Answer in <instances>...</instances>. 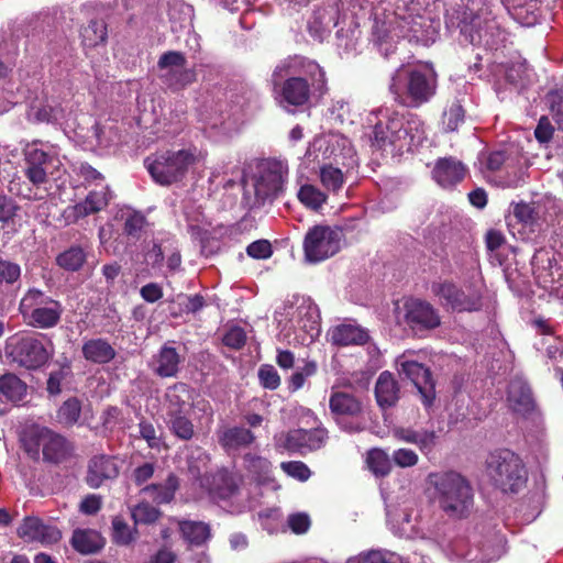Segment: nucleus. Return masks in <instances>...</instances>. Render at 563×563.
<instances>
[{
  "mask_svg": "<svg viewBox=\"0 0 563 563\" xmlns=\"http://www.w3.org/2000/svg\"><path fill=\"white\" fill-rule=\"evenodd\" d=\"M430 0L399 2L393 12L374 8L375 29L384 37H406L428 46L433 44L440 31V20L429 9Z\"/></svg>",
  "mask_w": 563,
  "mask_h": 563,
  "instance_id": "1",
  "label": "nucleus"
},
{
  "mask_svg": "<svg viewBox=\"0 0 563 563\" xmlns=\"http://www.w3.org/2000/svg\"><path fill=\"white\" fill-rule=\"evenodd\" d=\"M368 122L374 123L369 140L376 150L401 154L426 140L424 124L415 114L405 115L390 108H380L371 113Z\"/></svg>",
  "mask_w": 563,
  "mask_h": 563,
  "instance_id": "2",
  "label": "nucleus"
},
{
  "mask_svg": "<svg viewBox=\"0 0 563 563\" xmlns=\"http://www.w3.org/2000/svg\"><path fill=\"white\" fill-rule=\"evenodd\" d=\"M275 76H290L282 87V103L290 106L306 104L311 95L322 96L327 91L325 73L314 60L294 56L283 60L275 69Z\"/></svg>",
  "mask_w": 563,
  "mask_h": 563,
  "instance_id": "3",
  "label": "nucleus"
},
{
  "mask_svg": "<svg viewBox=\"0 0 563 563\" xmlns=\"http://www.w3.org/2000/svg\"><path fill=\"white\" fill-rule=\"evenodd\" d=\"M430 497L453 519L466 518L474 506V490L466 477L454 471L431 473L428 476Z\"/></svg>",
  "mask_w": 563,
  "mask_h": 563,
  "instance_id": "4",
  "label": "nucleus"
},
{
  "mask_svg": "<svg viewBox=\"0 0 563 563\" xmlns=\"http://www.w3.org/2000/svg\"><path fill=\"white\" fill-rule=\"evenodd\" d=\"M206 156V151L190 145L155 153L145 158L144 165L155 183L169 186L181 181L191 167L205 162Z\"/></svg>",
  "mask_w": 563,
  "mask_h": 563,
  "instance_id": "5",
  "label": "nucleus"
},
{
  "mask_svg": "<svg viewBox=\"0 0 563 563\" xmlns=\"http://www.w3.org/2000/svg\"><path fill=\"white\" fill-rule=\"evenodd\" d=\"M437 88L433 69L427 65L401 66L391 78L390 91L406 107H419L430 100Z\"/></svg>",
  "mask_w": 563,
  "mask_h": 563,
  "instance_id": "6",
  "label": "nucleus"
},
{
  "mask_svg": "<svg viewBox=\"0 0 563 563\" xmlns=\"http://www.w3.org/2000/svg\"><path fill=\"white\" fill-rule=\"evenodd\" d=\"M494 8V0H466L461 32L471 44H497L499 23Z\"/></svg>",
  "mask_w": 563,
  "mask_h": 563,
  "instance_id": "7",
  "label": "nucleus"
},
{
  "mask_svg": "<svg viewBox=\"0 0 563 563\" xmlns=\"http://www.w3.org/2000/svg\"><path fill=\"white\" fill-rule=\"evenodd\" d=\"M275 320L282 330L301 329L305 332L302 343L312 342L320 333L318 307L305 296H294L275 311Z\"/></svg>",
  "mask_w": 563,
  "mask_h": 563,
  "instance_id": "8",
  "label": "nucleus"
},
{
  "mask_svg": "<svg viewBox=\"0 0 563 563\" xmlns=\"http://www.w3.org/2000/svg\"><path fill=\"white\" fill-rule=\"evenodd\" d=\"M19 310L29 325L38 329L54 328L63 313L59 301L36 288H31L24 294Z\"/></svg>",
  "mask_w": 563,
  "mask_h": 563,
  "instance_id": "9",
  "label": "nucleus"
},
{
  "mask_svg": "<svg viewBox=\"0 0 563 563\" xmlns=\"http://www.w3.org/2000/svg\"><path fill=\"white\" fill-rule=\"evenodd\" d=\"M488 475L505 493H517L527 482V470L522 461L510 451H501L490 456Z\"/></svg>",
  "mask_w": 563,
  "mask_h": 563,
  "instance_id": "10",
  "label": "nucleus"
},
{
  "mask_svg": "<svg viewBox=\"0 0 563 563\" xmlns=\"http://www.w3.org/2000/svg\"><path fill=\"white\" fill-rule=\"evenodd\" d=\"M23 154L26 165L24 174L36 186L46 183L47 176L53 175L60 165L57 148L42 141L26 143Z\"/></svg>",
  "mask_w": 563,
  "mask_h": 563,
  "instance_id": "11",
  "label": "nucleus"
},
{
  "mask_svg": "<svg viewBox=\"0 0 563 563\" xmlns=\"http://www.w3.org/2000/svg\"><path fill=\"white\" fill-rule=\"evenodd\" d=\"M4 351L7 357L26 368H38L52 355L42 339L27 334L10 336L5 342Z\"/></svg>",
  "mask_w": 563,
  "mask_h": 563,
  "instance_id": "12",
  "label": "nucleus"
},
{
  "mask_svg": "<svg viewBox=\"0 0 563 563\" xmlns=\"http://www.w3.org/2000/svg\"><path fill=\"white\" fill-rule=\"evenodd\" d=\"M22 442L31 455L37 456L42 450L44 459L54 463L60 462L68 452L66 440L62 435L41 426L26 429Z\"/></svg>",
  "mask_w": 563,
  "mask_h": 563,
  "instance_id": "13",
  "label": "nucleus"
},
{
  "mask_svg": "<svg viewBox=\"0 0 563 563\" xmlns=\"http://www.w3.org/2000/svg\"><path fill=\"white\" fill-rule=\"evenodd\" d=\"M342 233L328 225L311 228L303 241L306 260L310 263L324 261L336 254L341 246Z\"/></svg>",
  "mask_w": 563,
  "mask_h": 563,
  "instance_id": "14",
  "label": "nucleus"
},
{
  "mask_svg": "<svg viewBox=\"0 0 563 563\" xmlns=\"http://www.w3.org/2000/svg\"><path fill=\"white\" fill-rule=\"evenodd\" d=\"M157 74L174 90L184 89L197 79L196 70L188 66L185 55L175 51L166 52L158 58Z\"/></svg>",
  "mask_w": 563,
  "mask_h": 563,
  "instance_id": "15",
  "label": "nucleus"
},
{
  "mask_svg": "<svg viewBox=\"0 0 563 563\" xmlns=\"http://www.w3.org/2000/svg\"><path fill=\"white\" fill-rule=\"evenodd\" d=\"M288 174L287 165L278 159H264L257 165L254 178V192L256 199L264 202L275 198L284 187Z\"/></svg>",
  "mask_w": 563,
  "mask_h": 563,
  "instance_id": "16",
  "label": "nucleus"
},
{
  "mask_svg": "<svg viewBox=\"0 0 563 563\" xmlns=\"http://www.w3.org/2000/svg\"><path fill=\"white\" fill-rule=\"evenodd\" d=\"M431 291L444 307L453 311H476L482 306L478 291L472 288L462 289L449 280L433 283Z\"/></svg>",
  "mask_w": 563,
  "mask_h": 563,
  "instance_id": "17",
  "label": "nucleus"
},
{
  "mask_svg": "<svg viewBox=\"0 0 563 563\" xmlns=\"http://www.w3.org/2000/svg\"><path fill=\"white\" fill-rule=\"evenodd\" d=\"M398 319L413 332L430 331L441 324L439 311L430 302L417 298L404 302Z\"/></svg>",
  "mask_w": 563,
  "mask_h": 563,
  "instance_id": "18",
  "label": "nucleus"
},
{
  "mask_svg": "<svg viewBox=\"0 0 563 563\" xmlns=\"http://www.w3.org/2000/svg\"><path fill=\"white\" fill-rule=\"evenodd\" d=\"M398 372L410 379L421 395L426 406H430L435 397L434 384L429 368L413 358L412 352H406L397 357Z\"/></svg>",
  "mask_w": 563,
  "mask_h": 563,
  "instance_id": "19",
  "label": "nucleus"
},
{
  "mask_svg": "<svg viewBox=\"0 0 563 563\" xmlns=\"http://www.w3.org/2000/svg\"><path fill=\"white\" fill-rule=\"evenodd\" d=\"M325 438L327 431L324 429H296L276 434L275 445L279 450L305 454L320 449L324 444Z\"/></svg>",
  "mask_w": 563,
  "mask_h": 563,
  "instance_id": "20",
  "label": "nucleus"
},
{
  "mask_svg": "<svg viewBox=\"0 0 563 563\" xmlns=\"http://www.w3.org/2000/svg\"><path fill=\"white\" fill-rule=\"evenodd\" d=\"M329 407L341 428L350 432L363 429L360 422H346L347 418L357 419L363 412V404L356 396L346 391L332 390L329 398Z\"/></svg>",
  "mask_w": 563,
  "mask_h": 563,
  "instance_id": "21",
  "label": "nucleus"
},
{
  "mask_svg": "<svg viewBox=\"0 0 563 563\" xmlns=\"http://www.w3.org/2000/svg\"><path fill=\"white\" fill-rule=\"evenodd\" d=\"M111 199L112 194L109 187L101 186L99 189L91 190L84 201L68 206L64 210L63 217L68 223H74L81 218L101 211Z\"/></svg>",
  "mask_w": 563,
  "mask_h": 563,
  "instance_id": "22",
  "label": "nucleus"
},
{
  "mask_svg": "<svg viewBox=\"0 0 563 563\" xmlns=\"http://www.w3.org/2000/svg\"><path fill=\"white\" fill-rule=\"evenodd\" d=\"M18 536L27 542L36 541L45 545L54 544L62 538L57 527L36 517L25 518L18 528Z\"/></svg>",
  "mask_w": 563,
  "mask_h": 563,
  "instance_id": "23",
  "label": "nucleus"
},
{
  "mask_svg": "<svg viewBox=\"0 0 563 563\" xmlns=\"http://www.w3.org/2000/svg\"><path fill=\"white\" fill-rule=\"evenodd\" d=\"M89 20L80 30L84 46L96 47L103 44L108 36L107 25L99 11L93 7H85Z\"/></svg>",
  "mask_w": 563,
  "mask_h": 563,
  "instance_id": "24",
  "label": "nucleus"
},
{
  "mask_svg": "<svg viewBox=\"0 0 563 563\" xmlns=\"http://www.w3.org/2000/svg\"><path fill=\"white\" fill-rule=\"evenodd\" d=\"M27 115L31 121L38 123H52L63 126L68 122V112L54 100L33 104Z\"/></svg>",
  "mask_w": 563,
  "mask_h": 563,
  "instance_id": "25",
  "label": "nucleus"
},
{
  "mask_svg": "<svg viewBox=\"0 0 563 563\" xmlns=\"http://www.w3.org/2000/svg\"><path fill=\"white\" fill-rule=\"evenodd\" d=\"M328 338L334 345L347 346L364 344L368 340L366 330L354 323H342L328 331Z\"/></svg>",
  "mask_w": 563,
  "mask_h": 563,
  "instance_id": "26",
  "label": "nucleus"
},
{
  "mask_svg": "<svg viewBox=\"0 0 563 563\" xmlns=\"http://www.w3.org/2000/svg\"><path fill=\"white\" fill-rule=\"evenodd\" d=\"M118 472V466L112 457L96 456L89 463L87 483L90 487L98 488L106 479L114 478Z\"/></svg>",
  "mask_w": 563,
  "mask_h": 563,
  "instance_id": "27",
  "label": "nucleus"
},
{
  "mask_svg": "<svg viewBox=\"0 0 563 563\" xmlns=\"http://www.w3.org/2000/svg\"><path fill=\"white\" fill-rule=\"evenodd\" d=\"M465 175V167L453 158L439 159L434 169L433 178L442 187H450L461 181Z\"/></svg>",
  "mask_w": 563,
  "mask_h": 563,
  "instance_id": "28",
  "label": "nucleus"
},
{
  "mask_svg": "<svg viewBox=\"0 0 563 563\" xmlns=\"http://www.w3.org/2000/svg\"><path fill=\"white\" fill-rule=\"evenodd\" d=\"M375 397L383 409L396 405L399 399V386L391 373L386 371L379 374L375 385Z\"/></svg>",
  "mask_w": 563,
  "mask_h": 563,
  "instance_id": "29",
  "label": "nucleus"
},
{
  "mask_svg": "<svg viewBox=\"0 0 563 563\" xmlns=\"http://www.w3.org/2000/svg\"><path fill=\"white\" fill-rule=\"evenodd\" d=\"M393 434L399 441L416 444L424 454L430 453L437 442L435 433L424 429L395 428Z\"/></svg>",
  "mask_w": 563,
  "mask_h": 563,
  "instance_id": "30",
  "label": "nucleus"
},
{
  "mask_svg": "<svg viewBox=\"0 0 563 563\" xmlns=\"http://www.w3.org/2000/svg\"><path fill=\"white\" fill-rule=\"evenodd\" d=\"M508 402L510 408L519 413H526L532 410L533 400L530 388L526 382L515 379L510 383L508 389Z\"/></svg>",
  "mask_w": 563,
  "mask_h": 563,
  "instance_id": "31",
  "label": "nucleus"
},
{
  "mask_svg": "<svg viewBox=\"0 0 563 563\" xmlns=\"http://www.w3.org/2000/svg\"><path fill=\"white\" fill-rule=\"evenodd\" d=\"M178 488V479L170 474L164 484H152L142 488L141 494L156 504L169 503Z\"/></svg>",
  "mask_w": 563,
  "mask_h": 563,
  "instance_id": "32",
  "label": "nucleus"
},
{
  "mask_svg": "<svg viewBox=\"0 0 563 563\" xmlns=\"http://www.w3.org/2000/svg\"><path fill=\"white\" fill-rule=\"evenodd\" d=\"M245 463L247 471L252 474L257 486L271 485L273 489H277V485L274 483L271 476V462L262 456L247 454L245 456Z\"/></svg>",
  "mask_w": 563,
  "mask_h": 563,
  "instance_id": "33",
  "label": "nucleus"
},
{
  "mask_svg": "<svg viewBox=\"0 0 563 563\" xmlns=\"http://www.w3.org/2000/svg\"><path fill=\"white\" fill-rule=\"evenodd\" d=\"M84 357L92 363L104 364L115 356L114 349L103 339H91L82 345Z\"/></svg>",
  "mask_w": 563,
  "mask_h": 563,
  "instance_id": "34",
  "label": "nucleus"
},
{
  "mask_svg": "<svg viewBox=\"0 0 563 563\" xmlns=\"http://www.w3.org/2000/svg\"><path fill=\"white\" fill-rule=\"evenodd\" d=\"M8 66L0 60V114L8 112L18 103L15 92L19 91V86L12 78H8Z\"/></svg>",
  "mask_w": 563,
  "mask_h": 563,
  "instance_id": "35",
  "label": "nucleus"
},
{
  "mask_svg": "<svg viewBox=\"0 0 563 563\" xmlns=\"http://www.w3.org/2000/svg\"><path fill=\"white\" fill-rule=\"evenodd\" d=\"M26 395V385L14 374L0 377V396L7 401L18 404Z\"/></svg>",
  "mask_w": 563,
  "mask_h": 563,
  "instance_id": "36",
  "label": "nucleus"
},
{
  "mask_svg": "<svg viewBox=\"0 0 563 563\" xmlns=\"http://www.w3.org/2000/svg\"><path fill=\"white\" fill-rule=\"evenodd\" d=\"M73 547L80 553H93L103 547L100 533L95 530H76L71 538Z\"/></svg>",
  "mask_w": 563,
  "mask_h": 563,
  "instance_id": "37",
  "label": "nucleus"
},
{
  "mask_svg": "<svg viewBox=\"0 0 563 563\" xmlns=\"http://www.w3.org/2000/svg\"><path fill=\"white\" fill-rule=\"evenodd\" d=\"M179 362L180 358L176 350L164 345L157 355L155 372L162 377L175 376L178 372Z\"/></svg>",
  "mask_w": 563,
  "mask_h": 563,
  "instance_id": "38",
  "label": "nucleus"
},
{
  "mask_svg": "<svg viewBox=\"0 0 563 563\" xmlns=\"http://www.w3.org/2000/svg\"><path fill=\"white\" fill-rule=\"evenodd\" d=\"M179 528L183 537L189 543L200 545L210 539V527L201 521H181Z\"/></svg>",
  "mask_w": 563,
  "mask_h": 563,
  "instance_id": "39",
  "label": "nucleus"
},
{
  "mask_svg": "<svg viewBox=\"0 0 563 563\" xmlns=\"http://www.w3.org/2000/svg\"><path fill=\"white\" fill-rule=\"evenodd\" d=\"M189 399V390L185 384H177L168 388L166 393L167 416L174 412L183 413Z\"/></svg>",
  "mask_w": 563,
  "mask_h": 563,
  "instance_id": "40",
  "label": "nucleus"
},
{
  "mask_svg": "<svg viewBox=\"0 0 563 563\" xmlns=\"http://www.w3.org/2000/svg\"><path fill=\"white\" fill-rule=\"evenodd\" d=\"M254 440L253 433L244 428L234 427L225 430L220 437L221 444L227 449L247 445Z\"/></svg>",
  "mask_w": 563,
  "mask_h": 563,
  "instance_id": "41",
  "label": "nucleus"
},
{
  "mask_svg": "<svg viewBox=\"0 0 563 563\" xmlns=\"http://www.w3.org/2000/svg\"><path fill=\"white\" fill-rule=\"evenodd\" d=\"M137 530L130 527L128 522L120 516L112 519V539L119 545H129L135 541Z\"/></svg>",
  "mask_w": 563,
  "mask_h": 563,
  "instance_id": "42",
  "label": "nucleus"
},
{
  "mask_svg": "<svg viewBox=\"0 0 563 563\" xmlns=\"http://www.w3.org/2000/svg\"><path fill=\"white\" fill-rule=\"evenodd\" d=\"M298 199L302 205L312 210H318L327 200V196L313 185H303L300 187Z\"/></svg>",
  "mask_w": 563,
  "mask_h": 563,
  "instance_id": "43",
  "label": "nucleus"
},
{
  "mask_svg": "<svg viewBox=\"0 0 563 563\" xmlns=\"http://www.w3.org/2000/svg\"><path fill=\"white\" fill-rule=\"evenodd\" d=\"M167 422L172 432L181 440H190L194 437V424L183 413L174 412L167 416Z\"/></svg>",
  "mask_w": 563,
  "mask_h": 563,
  "instance_id": "44",
  "label": "nucleus"
},
{
  "mask_svg": "<svg viewBox=\"0 0 563 563\" xmlns=\"http://www.w3.org/2000/svg\"><path fill=\"white\" fill-rule=\"evenodd\" d=\"M81 412L80 401L76 398L67 399L57 411L59 423L70 427L78 422Z\"/></svg>",
  "mask_w": 563,
  "mask_h": 563,
  "instance_id": "45",
  "label": "nucleus"
},
{
  "mask_svg": "<svg viewBox=\"0 0 563 563\" xmlns=\"http://www.w3.org/2000/svg\"><path fill=\"white\" fill-rule=\"evenodd\" d=\"M368 468L377 476H384L390 471L388 455L379 449L371 450L366 457Z\"/></svg>",
  "mask_w": 563,
  "mask_h": 563,
  "instance_id": "46",
  "label": "nucleus"
},
{
  "mask_svg": "<svg viewBox=\"0 0 563 563\" xmlns=\"http://www.w3.org/2000/svg\"><path fill=\"white\" fill-rule=\"evenodd\" d=\"M86 261V254L80 247H70L57 257V264L67 271L79 269Z\"/></svg>",
  "mask_w": 563,
  "mask_h": 563,
  "instance_id": "47",
  "label": "nucleus"
},
{
  "mask_svg": "<svg viewBox=\"0 0 563 563\" xmlns=\"http://www.w3.org/2000/svg\"><path fill=\"white\" fill-rule=\"evenodd\" d=\"M131 516L135 526L140 523L150 525L159 518L161 511L148 503L142 501L131 508Z\"/></svg>",
  "mask_w": 563,
  "mask_h": 563,
  "instance_id": "48",
  "label": "nucleus"
},
{
  "mask_svg": "<svg viewBox=\"0 0 563 563\" xmlns=\"http://www.w3.org/2000/svg\"><path fill=\"white\" fill-rule=\"evenodd\" d=\"M511 213L514 218L525 227H533L538 221V212L536 207L531 203H511Z\"/></svg>",
  "mask_w": 563,
  "mask_h": 563,
  "instance_id": "49",
  "label": "nucleus"
},
{
  "mask_svg": "<svg viewBox=\"0 0 563 563\" xmlns=\"http://www.w3.org/2000/svg\"><path fill=\"white\" fill-rule=\"evenodd\" d=\"M498 74H503L505 79L514 85H525L529 78V69L525 63H514L509 67L498 66Z\"/></svg>",
  "mask_w": 563,
  "mask_h": 563,
  "instance_id": "50",
  "label": "nucleus"
},
{
  "mask_svg": "<svg viewBox=\"0 0 563 563\" xmlns=\"http://www.w3.org/2000/svg\"><path fill=\"white\" fill-rule=\"evenodd\" d=\"M320 179L322 185L328 190L333 192H338L344 184V176L342 170L331 165L323 166L321 168Z\"/></svg>",
  "mask_w": 563,
  "mask_h": 563,
  "instance_id": "51",
  "label": "nucleus"
},
{
  "mask_svg": "<svg viewBox=\"0 0 563 563\" xmlns=\"http://www.w3.org/2000/svg\"><path fill=\"white\" fill-rule=\"evenodd\" d=\"M347 563H397V556L388 551L372 550L351 558Z\"/></svg>",
  "mask_w": 563,
  "mask_h": 563,
  "instance_id": "52",
  "label": "nucleus"
},
{
  "mask_svg": "<svg viewBox=\"0 0 563 563\" xmlns=\"http://www.w3.org/2000/svg\"><path fill=\"white\" fill-rule=\"evenodd\" d=\"M317 363L314 361H306L302 366L291 375L289 380V388L294 391L303 387L306 379L317 373Z\"/></svg>",
  "mask_w": 563,
  "mask_h": 563,
  "instance_id": "53",
  "label": "nucleus"
},
{
  "mask_svg": "<svg viewBox=\"0 0 563 563\" xmlns=\"http://www.w3.org/2000/svg\"><path fill=\"white\" fill-rule=\"evenodd\" d=\"M387 518L393 528H397L400 536H409L410 529L407 527L411 521V515L406 509L401 514H397L389 506H387Z\"/></svg>",
  "mask_w": 563,
  "mask_h": 563,
  "instance_id": "54",
  "label": "nucleus"
},
{
  "mask_svg": "<svg viewBox=\"0 0 563 563\" xmlns=\"http://www.w3.org/2000/svg\"><path fill=\"white\" fill-rule=\"evenodd\" d=\"M280 467L287 475L300 482H306L311 476L309 467L305 463L299 461L283 462L280 464Z\"/></svg>",
  "mask_w": 563,
  "mask_h": 563,
  "instance_id": "55",
  "label": "nucleus"
},
{
  "mask_svg": "<svg viewBox=\"0 0 563 563\" xmlns=\"http://www.w3.org/2000/svg\"><path fill=\"white\" fill-rule=\"evenodd\" d=\"M464 110L461 104L453 103L443 114V124L448 131H455L463 122Z\"/></svg>",
  "mask_w": 563,
  "mask_h": 563,
  "instance_id": "56",
  "label": "nucleus"
},
{
  "mask_svg": "<svg viewBox=\"0 0 563 563\" xmlns=\"http://www.w3.org/2000/svg\"><path fill=\"white\" fill-rule=\"evenodd\" d=\"M261 384L268 389H276L280 384V377L272 365H262L258 371Z\"/></svg>",
  "mask_w": 563,
  "mask_h": 563,
  "instance_id": "57",
  "label": "nucleus"
},
{
  "mask_svg": "<svg viewBox=\"0 0 563 563\" xmlns=\"http://www.w3.org/2000/svg\"><path fill=\"white\" fill-rule=\"evenodd\" d=\"M246 253L253 258L266 260L272 256L273 251L267 240H258L247 246Z\"/></svg>",
  "mask_w": 563,
  "mask_h": 563,
  "instance_id": "58",
  "label": "nucleus"
},
{
  "mask_svg": "<svg viewBox=\"0 0 563 563\" xmlns=\"http://www.w3.org/2000/svg\"><path fill=\"white\" fill-rule=\"evenodd\" d=\"M393 461L399 467H411L415 466L419 457L417 453L410 449H398L393 452Z\"/></svg>",
  "mask_w": 563,
  "mask_h": 563,
  "instance_id": "59",
  "label": "nucleus"
},
{
  "mask_svg": "<svg viewBox=\"0 0 563 563\" xmlns=\"http://www.w3.org/2000/svg\"><path fill=\"white\" fill-rule=\"evenodd\" d=\"M222 479L225 486L218 489V496L223 500L234 498L238 501H243L244 493L235 486L233 478L222 476Z\"/></svg>",
  "mask_w": 563,
  "mask_h": 563,
  "instance_id": "60",
  "label": "nucleus"
},
{
  "mask_svg": "<svg viewBox=\"0 0 563 563\" xmlns=\"http://www.w3.org/2000/svg\"><path fill=\"white\" fill-rule=\"evenodd\" d=\"M21 268L18 264L9 261H0V282L13 284L20 278Z\"/></svg>",
  "mask_w": 563,
  "mask_h": 563,
  "instance_id": "61",
  "label": "nucleus"
},
{
  "mask_svg": "<svg viewBox=\"0 0 563 563\" xmlns=\"http://www.w3.org/2000/svg\"><path fill=\"white\" fill-rule=\"evenodd\" d=\"M246 341V334L240 327L230 328L223 335V343L232 349H240Z\"/></svg>",
  "mask_w": 563,
  "mask_h": 563,
  "instance_id": "62",
  "label": "nucleus"
},
{
  "mask_svg": "<svg viewBox=\"0 0 563 563\" xmlns=\"http://www.w3.org/2000/svg\"><path fill=\"white\" fill-rule=\"evenodd\" d=\"M310 523V518L305 512L292 514L288 517V526L297 534L307 532Z\"/></svg>",
  "mask_w": 563,
  "mask_h": 563,
  "instance_id": "63",
  "label": "nucleus"
},
{
  "mask_svg": "<svg viewBox=\"0 0 563 563\" xmlns=\"http://www.w3.org/2000/svg\"><path fill=\"white\" fill-rule=\"evenodd\" d=\"M547 104L550 107L558 122H563V97L558 91H551L547 96Z\"/></svg>",
  "mask_w": 563,
  "mask_h": 563,
  "instance_id": "64",
  "label": "nucleus"
}]
</instances>
